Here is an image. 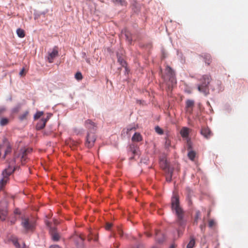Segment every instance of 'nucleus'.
Masks as SVG:
<instances>
[{
	"label": "nucleus",
	"mask_w": 248,
	"mask_h": 248,
	"mask_svg": "<svg viewBox=\"0 0 248 248\" xmlns=\"http://www.w3.org/2000/svg\"><path fill=\"white\" fill-rule=\"evenodd\" d=\"M130 152H132L133 155H135L137 153V149L134 145H131L129 147Z\"/></svg>",
	"instance_id": "f704fd0d"
},
{
	"label": "nucleus",
	"mask_w": 248,
	"mask_h": 248,
	"mask_svg": "<svg viewBox=\"0 0 248 248\" xmlns=\"http://www.w3.org/2000/svg\"><path fill=\"white\" fill-rule=\"evenodd\" d=\"M40 13V16L41 15H44L45 14V12H39Z\"/></svg>",
	"instance_id": "680f3d73"
},
{
	"label": "nucleus",
	"mask_w": 248,
	"mask_h": 248,
	"mask_svg": "<svg viewBox=\"0 0 248 248\" xmlns=\"http://www.w3.org/2000/svg\"><path fill=\"white\" fill-rule=\"evenodd\" d=\"M118 233H119V235H120L121 236H123V231H122V230H120V229H119V230H118Z\"/></svg>",
	"instance_id": "6e6d98bb"
},
{
	"label": "nucleus",
	"mask_w": 248,
	"mask_h": 248,
	"mask_svg": "<svg viewBox=\"0 0 248 248\" xmlns=\"http://www.w3.org/2000/svg\"><path fill=\"white\" fill-rule=\"evenodd\" d=\"M16 33L17 36L20 38H23L25 36V32L24 30L20 28L17 29Z\"/></svg>",
	"instance_id": "b1692460"
},
{
	"label": "nucleus",
	"mask_w": 248,
	"mask_h": 248,
	"mask_svg": "<svg viewBox=\"0 0 248 248\" xmlns=\"http://www.w3.org/2000/svg\"><path fill=\"white\" fill-rule=\"evenodd\" d=\"M15 213L16 214H17V213H18L17 211H15Z\"/></svg>",
	"instance_id": "338daca9"
},
{
	"label": "nucleus",
	"mask_w": 248,
	"mask_h": 248,
	"mask_svg": "<svg viewBox=\"0 0 248 248\" xmlns=\"http://www.w3.org/2000/svg\"><path fill=\"white\" fill-rule=\"evenodd\" d=\"M162 57L163 59H165L167 57L166 54L165 53V52L164 51H162Z\"/></svg>",
	"instance_id": "5fc2aeb1"
},
{
	"label": "nucleus",
	"mask_w": 248,
	"mask_h": 248,
	"mask_svg": "<svg viewBox=\"0 0 248 248\" xmlns=\"http://www.w3.org/2000/svg\"><path fill=\"white\" fill-rule=\"evenodd\" d=\"M9 100H10V101H11V100H12V97H11L9 98Z\"/></svg>",
	"instance_id": "69168bd1"
},
{
	"label": "nucleus",
	"mask_w": 248,
	"mask_h": 248,
	"mask_svg": "<svg viewBox=\"0 0 248 248\" xmlns=\"http://www.w3.org/2000/svg\"><path fill=\"white\" fill-rule=\"evenodd\" d=\"M44 112L42 111H37L35 115H34V119L35 120L39 119L43 116Z\"/></svg>",
	"instance_id": "a878e982"
},
{
	"label": "nucleus",
	"mask_w": 248,
	"mask_h": 248,
	"mask_svg": "<svg viewBox=\"0 0 248 248\" xmlns=\"http://www.w3.org/2000/svg\"><path fill=\"white\" fill-rule=\"evenodd\" d=\"M200 215H201L200 211H197L196 212L195 221L197 222V220L199 219Z\"/></svg>",
	"instance_id": "ea45409f"
},
{
	"label": "nucleus",
	"mask_w": 248,
	"mask_h": 248,
	"mask_svg": "<svg viewBox=\"0 0 248 248\" xmlns=\"http://www.w3.org/2000/svg\"><path fill=\"white\" fill-rule=\"evenodd\" d=\"M45 125V121L44 122H42V120L41 119L40 122L39 123H37L36 125V128L37 130H40L44 128Z\"/></svg>",
	"instance_id": "a211bd4d"
},
{
	"label": "nucleus",
	"mask_w": 248,
	"mask_h": 248,
	"mask_svg": "<svg viewBox=\"0 0 248 248\" xmlns=\"http://www.w3.org/2000/svg\"><path fill=\"white\" fill-rule=\"evenodd\" d=\"M134 157H135V155H133L132 156L129 157V160H132L134 159Z\"/></svg>",
	"instance_id": "13d9d810"
},
{
	"label": "nucleus",
	"mask_w": 248,
	"mask_h": 248,
	"mask_svg": "<svg viewBox=\"0 0 248 248\" xmlns=\"http://www.w3.org/2000/svg\"><path fill=\"white\" fill-rule=\"evenodd\" d=\"M75 78L78 80H80L82 79L83 77L80 72H77L75 75Z\"/></svg>",
	"instance_id": "c85d7f7f"
},
{
	"label": "nucleus",
	"mask_w": 248,
	"mask_h": 248,
	"mask_svg": "<svg viewBox=\"0 0 248 248\" xmlns=\"http://www.w3.org/2000/svg\"><path fill=\"white\" fill-rule=\"evenodd\" d=\"M124 74L125 75H126L128 74V72H129V70L128 68L127 67V66L126 65V66L124 67Z\"/></svg>",
	"instance_id": "49530a36"
},
{
	"label": "nucleus",
	"mask_w": 248,
	"mask_h": 248,
	"mask_svg": "<svg viewBox=\"0 0 248 248\" xmlns=\"http://www.w3.org/2000/svg\"><path fill=\"white\" fill-rule=\"evenodd\" d=\"M9 144H10V143H9V141L5 137L3 138V139L2 140V144H1L2 146H5Z\"/></svg>",
	"instance_id": "4c0bfd02"
},
{
	"label": "nucleus",
	"mask_w": 248,
	"mask_h": 248,
	"mask_svg": "<svg viewBox=\"0 0 248 248\" xmlns=\"http://www.w3.org/2000/svg\"><path fill=\"white\" fill-rule=\"evenodd\" d=\"M118 62L121 64L122 67L126 66L127 65L126 62L121 56L120 54L117 52L116 54Z\"/></svg>",
	"instance_id": "ddd939ff"
},
{
	"label": "nucleus",
	"mask_w": 248,
	"mask_h": 248,
	"mask_svg": "<svg viewBox=\"0 0 248 248\" xmlns=\"http://www.w3.org/2000/svg\"><path fill=\"white\" fill-rule=\"evenodd\" d=\"M7 204L5 202H0V211L2 212V214L5 216L6 214V207Z\"/></svg>",
	"instance_id": "f3484780"
},
{
	"label": "nucleus",
	"mask_w": 248,
	"mask_h": 248,
	"mask_svg": "<svg viewBox=\"0 0 248 248\" xmlns=\"http://www.w3.org/2000/svg\"><path fill=\"white\" fill-rule=\"evenodd\" d=\"M47 60L49 62H52L53 60L58 56V51L56 49H53L51 51L48 52Z\"/></svg>",
	"instance_id": "9d476101"
},
{
	"label": "nucleus",
	"mask_w": 248,
	"mask_h": 248,
	"mask_svg": "<svg viewBox=\"0 0 248 248\" xmlns=\"http://www.w3.org/2000/svg\"><path fill=\"white\" fill-rule=\"evenodd\" d=\"M126 40L127 41V42L130 44H131L132 42V38L129 36V34L127 33H126L124 34Z\"/></svg>",
	"instance_id": "c9c22d12"
},
{
	"label": "nucleus",
	"mask_w": 248,
	"mask_h": 248,
	"mask_svg": "<svg viewBox=\"0 0 248 248\" xmlns=\"http://www.w3.org/2000/svg\"><path fill=\"white\" fill-rule=\"evenodd\" d=\"M21 224L26 232L32 231L35 227L34 222L28 218L22 217Z\"/></svg>",
	"instance_id": "20e7f679"
},
{
	"label": "nucleus",
	"mask_w": 248,
	"mask_h": 248,
	"mask_svg": "<svg viewBox=\"0 0 248 248\" xmlns=\"http://www.w3.org/2000/svg\"><path fill=\"white\" fill-rule=\"evenodd\" d=\"M204 62L207 65H209L211 62V56L209 54H204L203 56Z\"/></svg>",
	"instance_id": "aec40b11"
},
{
	"label": "nucleus",
	"mask_w": 248,
	"mask_h": 248,
	"mask_svg": "<svg viewBox=\"0 0 248 248\" xmlns=\"http://www.w3.org/2000/svg\"><path fill=\"white\" fill-rule=\"evenodd\" d=\"M49 134V132H44V135H48Z\"/></svg>",
	"instance_id": "052dcab7"
},
{
	"label": "nucleus",
	"mask_w": 248,
	"mask_h": 248,
	"mask_svg": "<svg viewBox=\"0 0 248 248\" xmlns=\"http://www.w3.org/2000/svg\"><path fill=\"white\" fill-rule=\"evenodd\" d=\"M180 133L181 136L183 138H186L187 139L188 138V136L189 135V128L188 127H183L182 128V129L181 130Z\"/></svg>",
	"instance_id": "f8f14e48"
},
{
	"label": "nucleus",
	"mask_w": 248,
	"mask_h": 248,
	"mask_svg": "<svg viewBox=\"0 0 248 248\" xmlns=\"http://www.w3.org/2000/svg\"><path fill=\"white\" fill-rule=\"evenodd\" d=\"M172 176L169 174V175L166 176V179L168 182H170L172 180Z\"/></svg>",
	"instance_id": "79ce46f5"
},
{
	"label": "nucleus",
	"mask_w": 248,
	"mask_h": 248,
	"mask_svg": "<svg viewBox=\"0 0 248 248\" xmlns=\"http://www.w3.org/2000/svg\"><path fill=\"white\" fill-rule=\"evenodd\" d=\"M51 115H52L51 113H47L45 116L43 115V116L41 119L42 120V122H44L45 121V124H46V122L49 120V119L50 118Z\"/></svg>",
	"instance_id": "393cba45"
},
{
	"label": "nucleus",
	"mask_w": 248,
	"mask_h": 248,
	"mask_svg": "<svg viewBox=\"0 0 248 248\" xmlns=\"http://www.w3.org/2000/svg\"><path fill=\"white\" fill-rule=\"evenodd\" d=\"M73 95H72V94L70 93V94H69V98H70L71 100H72V99H73Z\"/></svg>",
	"instance_id": "bf43d9fd"
},
{
	"label": "nucleus",
	"mask_w": 248,
	"mask_h": 248,
	"mask_svg": "<svg viewBox=\"0 0 248 248\" xmlns=\"http://www.w3.org/2000/svg\"><path fill=\"white\" fill-rule=\"evenodd\" d=\"M147 236L148 237H150V236H151V234H150V233H147Z\"/></svg>",
	"instance_id": "e2e57ef3"
},
{
	"label": "nucleus",
	"mask_w": 248,
	"mask_h": 248,
	"mask_svg": "<svg viewBox=\"0 0 248 248\" xmlns=\"http://www.w3.org/2000/svg\"><path fill=\"white\" fill-rule=\"evenodd\" d=\"M74 132L77 135H81L83 133V129L81 128H74Z\"/></svg>",
	"instance_id": "c756f323"
},
{
	"label": "nucleus",
	"mask_w": 248,
	"mask_h": 248,
	"mask_svg": "<svg viewBox=\"0 0 248 248\" xmlns=\"http://www.w3.org/2000/svg\"><path fill=\"white\" fill-rule=\"evenodd\" d=\"M196 156V153L193 150L189 151L187 153V156L191 160H194Z\"/></svg>",
	"instance_id": "6ab92c4d"
},
{
	"label": "nucleus",
	"mask_w": 248,
	"mask_h": 248,
	"mask_svg": "<svg viewBox=\"0 0 248 248\" xmlns=\"http://www.w3.org/2000/svg\"><path fill=\"white\" fill-rule=\"evenodd\" d=\"M217 88L216 89L215 87H211L212 90L214 91L217 90L218 93L221 92L223 90V89L221 86V82L219 81H217ZM211 87H212V86H211Z\"/></svg>",
	"instance_id": "412c9836"
},
{
	"label": "nucleus",
	"mask_w": 248,
	"mask_h": 248,
	"mask_svg": "<svg viewBox=\"0 0 248 248\" xmlns=\"http://www.w3.org/2000/svg\"><path fill=\"white\" fill-rule=\"evenodd\" d=\"M165 146L166 148H169V147L170 146V142L169 140H166L165 144Z\"/></svg>",
	"instance_id": "de8ad7c7"
},
{
	"label": "nucleus",
	"mask_w": 248,
	"mask_h": 248,
	"mask_svg": "<svg viewBox=\"0 0 248 248\" xmlns=\"http://www.w3.org/2000/svg\"><path fill=\"white\" fill-rule=\"evenodd\" d=\"M9 122V120L6 118H2L0 121V125L1 126L6 125Z\"/></svg>",
	"instance_id": "bb28decb"
},
{
	"label": "nucleus",
	"mask_w": 248,
	"mask_h": 248,
	"mask_svg": "<svg viewBox=\"0 0 248 248\" xmlns=\"http://www.w3.org/2000/svg\"><path fill=\"white\" fill-rule=\"evenodd\" d=\"M12 174L8 170L5 169L2 173L3 178L0 180V189H2L9 180V177Z\"/></svg>",
	"instance_id": "423d86ee"
},
{
	"label": "nucleus",
	"mask_w": 248,
	"mask_h": 248,
	"mask_svg": "<svg viewBox=\"0 0 248 248\" xmlns=\"http://www.w3.org/2000/svg\"><path fill=\"white\" fill-rule=\"evenodd\" d=\"M24 68H23L22 70L20 71L19 74L20 76H22L24 75Z\"/></svg>",
	"instance_id": "864d4df0"
},
{
	"label": "nucleus",
	"mask_w": 248,
	"mask_h": 248,
	"mask_svg": "<svg viewBox=\"0 0 248 248\" xmlns=\"http://www.w3.org/2000/svg\"><path fill=\"white\" fill-rule=\"evenodd\" d=\"M162 78L170 88L176 83L175 74L174 70L169 66L167 65L165 69V75H162Z\"/></svg>",
	"instance_id": "7ed1b4c3"
},
{
	"label": "nucleus",
	"mask_w": 248,
	"mask_h": 248,
	"mask_svg": "<svg viewBox=\"0 0 248 248\" xmlns=\"http://www.w3.org/2000/svg\"><path fill=\"white\" fill-rule=\"evenodd\" d=\"M164 169L165 172V176L169 175V174L172 175L173 169L170 167L167 164H165Z\"/></svg>",
	"instance_id": "4468645a"
},
{
	"label": "nucleus",
	"mask_w": 248,
	"mask_h": 248,
	"mask_svg": "<svg viewBox=\"0 0 248 248\" xmlns=\"http://www.w3.org/2000/svg\"><path fill=\"white\" fill-rule=\"evenodd\" d=\"M49 248H61L60 247L57 245H51Z\"/></svg>",
	"instance_id": "603ef678"
},
{
	"label": "nucleus",
	"mask_w": 248,
	"mask_h": 248,
	"mask_svg": "<svg viewBox=\"0 0 248 248\" xmlns=\"http://www.w3.org/2000/svg\"><path fill=\"white\" fill-rule=\"evenodd\" d=\"M177 55L178 57V58L181 60V61H183V60H182L183 54L181 52H180L178 50H177Z\"/></svg>",
	"instance_id": "37998d69"
},
{
	"label": "nucleus",
	"mask_w": 248,
	"mask_h": 248,
	"mask_svg": "<svg viewBox=\"0 0 248 248\" xmlns=\"http://www.w3.org/2000/svg\"><path fill=\"white\" fill-rule=\"evenodd\" d=\"M89 239L90 240H94V241H97L98 240V237L96 235L94 234V235H92V236H91L89 238Z\"/></svg>",
	"instance_id": "a19ab883"
},
{
	"label": "nucleus",
	"mask_w": 248,
	"mask_h": 248,
	"mask_svg": "<svg viewBox=\"0 0 248 248\" xmlns=\"http://www.w3.org/2000/svg\"><path fill=\"white\" fill-rule=\"evenodd\" d=\"M46 224L49 229L52 240L54 241H58L59 240L60 237L58 233L56 232L55 228L51 226V224L49 221H46Z\"/></svg>",
	"instance_id": "0eeeda50"
},
{
	"label": "nucleus",
	"mask_w": 248,
	"mask_h": 248,
	"mask_svg": "<svg viewBox=\"0 0 248 248\" xmlns=\"http://www.w3.org/2000/svg\"><path fill=\"white\" fill-rule=\"evenodd\" d=\"M29 114L28 111H26L23 114L19 116V119L20 121H23L26 118V117Z\"/></svg>",
	"instance_id": "473e14b6"
},
{
	"label": "nucleus",
	"mask_w": 248,
	"mask_h": 248,
	"mask_svg": "<svg viewBox=\"0 0 248 248\" xmlns=\"http://www.w3.org/2000/svg\"><path fill=\"white\" fill-rule=\"evenodd\" d=\"M186 145H187V150L190 151L193 150V144L192 143L189 138H187L186 139Z\"/></svg>",
	"instance_id": "5701e85b"
},
{
	"label": "nucleus",
	"mask_w": 248,
	"mask_h": 248,
	"mask_svg": "<svg viewBox=\"0 0 248 248\" xmlns=\"http://www.w3.org/2000/svg\"><path fill=\"white\" fill-rule=\"evenodd\" d=\"M96 140L95 133H88L86 136V146L88 147H92Z\"/></svg>",
	"instance_id": "6e6552de"
},
{
	"label": "nucleus",
	"mask_w": 248,
	"mask_h": 248,
	"mask_svg": "<svg viewBox=\"0 0 248 248\" xmlns=\"http://www.w3.org/2000/svg\"><path fill=\"white\" fill-rule=\"evenodd\" d=\"M164 238L163 237H162V238H156V241L158 243H162L164 241Z\"/></svg>",
	"instance_id": "8fccbe9b"
},
{
	"label": "nucleus",
	"mask_w": 248,
	"mask_h": 248,
	"mask_svg": "<svg viewBox=\"0 0 248 248\" xmlns=\"http://www.w3.org/2000/svg\"><path fill=\"white\" fill-rule=\"evenodd\" d=\"M31 151H32V149H30V148H28V149H27L25 150L24 151V152H23V153H22V157H21L22 158H24L25 157V156L27 154V153L31 152Z\"/></svg>",
	"instance_id": "e433bc0d"
},
{
	"label": "nucleus",
	"mask_w": 248,
	"mask_h": 248,
	"mask_svg": "<svg viewBox=\"0 0 248 248\" xmlns=\"http://www.w3.org/2000/svg\"><path fill=\"white\" fill-rule=\"evenodd\" d=\"M195 245V239L193 236H191L190 241L187 244L186 248H193Z\"/></svg>",
	"instance_id": "dca6fc26"
},
{
	"label": "nucleus",
	"mask_w": 248,
	"mask_h": 248,
	"mask_svg": "<svg viewBox=\"0 0 248 248\" xmlns=\"http://www.w3.org/2000/svg\"><path fill=\"white\" fill-rule=\"evenodd\" d=\"M155 132L159 135H162L163 134V130L162 128H161L159 126H156L155 127Z\"/></svg>",
	"instance_id": "2f4dec72"
},
{
	"label": "nucleus",
	"mask_w": 248,
	"mask_h": 248,
	"mask_svg": "<svg viewBox=\"0 0 248 248\" xmlns=\"http://www.w3.org/2000/svg\"><path fill=\"white\" fill-rule=\"evenodd\" d=\"M142 140V137L140 133L135 132L132 137V140L133 141L139 142Z\"/></svg>",
	"instance_id": "2eb2a0df"
},
{
	"label": "nucleus",
	"mask_w": 248,
	"mask_h": 248,
	"mask_svg": "<svg viewBox=\"0 0 248 248\" xmlns=\"http://www.w3.org/2000/svg\"><path fill=\"white\" fill-rule=\"evenodd\" d=\"M194 101L193 100L187 99L186 102V108H189L194 106Z\"/></svg>",
	"instance_id": "4be33fe9"
},
{
	"label": "nucleus",
	"mask_w": 248,
	"mask_h": 248,
	"mask_svg": "<svg viewBox=\"0 0 248 248\" xmlns=\"http://www.w3.org/2000/svg\"><path fill=\"white\" fill-rule=\"evenodd\" d=\"M214 224V221L213 219L209 220L208 226L209 228H212Z\"/></svg>",
	"instance_id": "09e8293b"
},
{
	"label": "nucleus",
	"mask_w": 248,
	"mask_h": 248,
	"mask_svg": "<svg viewBox=\"0 0 248 248\" xmlns=\"http://www.w3.org/2000/svg\"><path fill=\"white\" fill-rule=\"evenodd\" d=\"M74 244V248H85L84 239L78 235H75L71 238Z\"/></svg>",
	"instance_id": "39448f33"
},
{
	"label": "nucleus",
	"mask_w": 248,
	"mask_h": 248,
	"mask_svg": "<svg viewBox=\"0 0 248 248\" xmlns=\"http://www.w3.org/2000/svg\"><path fill=\"white\" fill-rule=\"evenodd\" d=\"M111 227H112V224L108 222L106 225V229L108 230H109L111 229Z\"/></svg>",
	"instance_id": "c03bdc74"
},
{
	"label": "nucleus",
	"mask_w": 248,
	"mask_h": 248,
	"mask_svg": "<svg viewBox=\"0 0 248 248\" xmlns=\"http://www.w3.org/2000/svg\"><path fill=\"white\" fill-rule=\"evenodd\" d=\"M201 134L205 138L208 139L210 137L211 132L208 127H203L201 130Z\"/></svg>",
	"instance_id": "9b49d317"
},
{
	"label": "nucleus",
	"mask_w": 248,
	"mask_h": 248,
	"mask_svg": "<svg viewBox=\"0 0 248 248\" xmlns=\"http://www.w3.org/2000/svg\"><path fill=\"white\" fill-rule=\"evenodd\" d=\"M152 248H157L156 247H153Z\"/></svg>",
	"instance_id": "774afa93"
},
{
	"label": "nucleus",
	"mask_w": 248,
	"mask_h": 248,
	"mask_svg": "<svg viewBox=\"0 0 248 248\" xmlns=\"http://www.w3.org/2000/svg\"><path fill=\"white\" fill-rule=\"evenodd\" d=\"M133 129H135V128H134V127H128V128H127V130L128 131H131V130H132Z\"/></svg>",
	"instance_id": "4d7b16f0"
},
{
	"label": "nucleus",
	"mask_w": 248,
	"mask_h": 248,
	"mask_svg": "<svg viewBox=\"0 0 248 248\" xmlns=\"http://www.w3.org/2000/svg\"><path fill=\"white\" fill-rule=\"evenodd\" d=\"M170 248H174V245H171L170 246Z\"/></svg>",
	"instance_id": "0e129e2a"
},
{
	"label": "nucleus",
	"mask_w": 248,
	"mask_h": 248,
	"mask_svg": "<svg viewBox=\"0 0 248 248\" xmlns=\"http://www.w3.org/2000/svg\"><path fill=\"white\" fill-rule=\"evenodd\" d=\"M16 167L13 168L11 166L9 165L8 167V168H6V169L8 170L12 174L15 171V170H16Z\"/></svg>",
	"instance_id": "58836bf2"
},
{
	"label": "nucleus",
	"mask_w": 248,
	"mask_h": 248,
	"mask_svg": "<svg viewBox=\"0 0 248 248\" xmlns=\"http://www.w3.org/2000/svg\"><path fill=\"white\" fill-rule=\"evenodd\" d=\"M5 147H6V148L5 150L4 156L10 153L12 151V146H11L10 144L5 146Z\"/></svg>",
	"instance_id": "cd10ccee"
},
{
	"label": "nucleus",
	"mask_w": 248,
	"mask_h": 248,
	"mask_svg": "<svg viewBox=\"0 0 248 248\" xmlns=\"http://www.w3.org/2000/svg\"><path fill=\"white\" fill-rule=\"evenodd\" d=\"M20 108H21V105L20 104H18L16 107H15L14 108H12V112L13 113H16L19 111Z\"/></svg>",
	"instance_id": "7c9ffc66"
},
{
	"label": "nucleus",
	"mask_w": 248,
	"mask_h": 248,
	"mask_svg": "<svg viewBox=\"0 0 248 248\" xmlns=\"http://www.w3.org/2000/svg\"><path fill=\"white\" fill-rule=\"evenodd\" d=\"M211 79V76L206 74L203 75L199 80L200 83L197 84V89L199 92L202 93L205 96H207L209 93V85Z\"/></svg>",
	"instance_id": "f03ea898"
},
{
	"label": "nucleus",
	"mask_w": 248,
	"mask_h": 248,
	"mask_svg": "<svg viewBox=\"0 0 248 248\" xmlns=\"http://www.w3.org/2000/svg\"><path fill=\"white\" fill-rule=\"evenodd\" d=\"M40 16L39 12H35L34 13V18L35 19H37Z\"/></svg>",
	"instance_id": "3c124183"
},
{
	"label": "nucleus",
	"mask_w": 248,
	"mask_h": 248,
	"mask_svg": "<svg viewBox=\"0 0 248 248\" xmlns=\"http://www.w3.org/2000/svg\"><path fill=\"white\" fill-rule=\"evenodd\" d=\"M85 124L86 127L89 129L88 133H95L96 130V126L94 123L88 119L85 121Z\"/></svg>",
	"instance_id": "1a4fd4ad"
},
{
	"label": "nucleus",
	"mask_w": 248,
	"mask_h": 248,
	"mask_svg": "<svg viewBox=\"0 0 248 248\" xmlns=\"http://www.w3.org/2000/svg\"><path fill=\"white\" fill-rule=\"evenodd\" d=\"M6 110V108L4 106L0 107V115L3 113Z\"/></svg>",
	"instance_id": "a18cd8bd"
},
{
	"label": "nucleus",
	"mask_w": 248,
	"mask_h": 248,
	"mask_svg": "<svg viewBox=\"0 0 248 248\" xmlns=\"http://www.w3.org/2000/svg\"><path fill=\"white\" fill-rule=\"evenodd\" d=\"M171 208L173 211H174L177 216V222L178 224L183 226L185 224L184 220V211L180 205V200L179 196L173 194L171 198Z\"/></svg>",
	"instance_id": "f257e3e1"
},
{
	"label": "nucleus",
	"mask_w": 248,
	"mask_h": 248,
	"mask_svg": "<svg viewBox=\"0 0 248 248\" xmlns=\"http://www.w3.org/2000/svg\"><path fill=\"white\" fill-rule=\"evenodd\" d=\"M114 2L116 3H119L122 6H124L126 4V2L125 0H114Z\"/></svg>",
	"instance_id": "72a5a7b5"
}]
</instances>
